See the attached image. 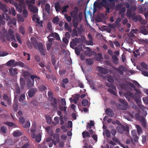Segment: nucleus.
I'll return each instance as SVG.
<instances>
[{
  "label": "nucleus",
  "instance_id": "2f4dec72",
  "mask_svg": "<svg viewBox=\"0 0 148 148\" xmlns=\"http://www.w3.org/2000/svg\"><path fill=\"white\" fill-rule=\"evenodd\" d=\"M135 14V13L132 14V10L130 9H128L127 11V15L128 17H130L131 16H133V14Z\"/></svg>",
  "mask_w": 148,
  "mask_h": 148
},
{
  "label": "nucleus",
  "instance_id": "338daca9",
  "mask_svg": "<svg viewBox=\"0 0 148 148\" xmlns=\"http://www.w3.org/2000/svg\"><path fill=\"white\" fill-rule=\"evenodd\" d=\"M120 70H121V71H122L123 72L125 71L126 70V68L123 65H120L118 67Z\"/></svg>",
  "mask_w": 148,
  "mask_h": 148
},
{
  "label": "nucleus",
  "instance_id": "a18cd8bd",
  "mask_svg": "<svg viewBox=\"0 0 148 148\" xmlns=\"http://www.w3.org/2000/svg\"><path fill=\"white\" fill-rule=\"evenodd\" d=\"M88 100L87 99H84L82 101V103L83 106H86L88 104Z\"/></svg>",
  "mask_w": 148,
  "mask_h": 148
},
{
  "label": "nucleus",
  "instance_id": "9b49d317",
  "mask_svg": "<svg viewBox=\"0 0 148 148\" xmlns=\"http://www.w3.org/2000/svg\"><path fill=\"white\" fill-rule=\"evenodd\" d=\"M10 74L12 76H14L17 75L18 73L16 68H11L8 69Z\"/></svg>",
  "mask_w": 148,
  "mask_h": 148
},
{
  "label": "nucleus",
  "instance_id": "2eb2a0df",
  "mask_svg": "<svg viewBox=\"0 0 148 148\" xmlns=\"http://www.w3.org/2000/svg\"><path fill=\"white\" fill-rule=\"evenodd\" d=\"M0 9L2 10L4 12H6L8 11L6 5L1 1H0Z\"/></svg>",
  "mask_w": 148,
  "mask_h": 148
},
{
  "label": "nucleus",
  "instance_id": "39448f33",
  "mask_svg": "<svg viewBox=\"0 0 148 148\" xmlns=\"http://www.w3.org/2000/svg\"><path fill=\"white\" fill-rule=\"evenodd\" d=\"M79 40H80V38L78 39L77 38H75L74 39H73L72 41H71L70 43V47L73 49L74 48V46H77V44L79 43Z\"/></svg>",
  "mask_w": 148,
  "mask_h": 148
},
{
  "label": "nucleus",
  "instance_id": "0e129e2a",
  "mask_svg": "<svg viewBox=\"0 0 148 148\" xmlns=\"http://www.w3.org/2000/svg\"><path fill=\"white\" fill-rule=\"evenodd\" d=\"M23 14L24 16L26 18L28 16V12L26 9H24L23 10Z\"/></svg>",
  "mask_w": 148,
  "mask_h": 148
},
{
  "label": "nucleus",
  "instance_id": "774afa93",
  "mask_svg": "<svg viewBox=\"0 0 148 148\" xmlns=\"http://www.w3.org/2000/svg\"><path fill=\"white\" fill-rule=\"evenodd\" d=\"M38 147L39 148H47V146L45 144V143H43L41 144H39Z\"/></svg>",
  "mask_w": 148,
  "mask_h": 148
},
{
  "label": "nucleus",
  "instance_id": "dca6fc26",
  "mask_svg": "<svg viewBox=\"0 0 148 148\" xmlns=\"http://www.w3.org/2000/svg\"><path fill=\"white\" fill-rule=\"evenodd\" d=\"M3 99L6 101L8 104L9 105L11 103V99L10 98H9L6 94H4L3 96Z\"/></svg>",
  "mask_w": 148,
  "mask_h": 148
},
{
  "label": "nucleus",
  "instance_id": "6e6552de",
  "mask_svg": "<svg viewBox=\"0 0 148 148\" xmlns=\"http://www.w3.org/2000/svg\"><path fill=\"white\" fill-rule=\"evenodd\" d=\"M105 112L106 114L110 117H112L114 115V112L110 108H107Z\"/></svg>",
  "mask_w": 148,
  "mask_h": 148
},
{
  "label": "nucleus",
  "instance_id": "3c124183",
  "mask_svg": "<svg viewBox=\"0 0 148 148\" xmlns=\"http://www.w3.org/2000/svg\"><path fill=\"white\" fill-rule=\"evenodd\" d=\"M64 27L66 30H68L70 32H71V29L69 27L68 24L66 22L65 23Z\"/></svg>",
  "mask_w": 148,
  "mask_h": 148
},
{
  "label": "nucleus",
  "instance_id": "bf43d9fd",
  "mask_svg": "<svg viewBox=\"0 0 148 148\" xmlns=\"http://www.w3.org/2000/svg\"><path fill=\"white\" fill-rule=\"evenodd\" d=\"M36 125L35 124L32 125L31 127V132H36Z\"/></svg>",
  "mask_w": 148,
  "mask_h": 148
},
{
  "label": "nucleus",
  "instance_id": "bb28decb",
  "mask_svg": "<svg viewBox=\"0 0 148 148\" xmlns=\"http://www.w3.org/2000/svg\"><path fill=\"white\" fill-rule=\"evenodd\" d=\"M41 135L40 134H38L35 137V140L38 143L40 142L41 140Z\"/></svg>",
  "mask_w": 148,
  "mask_h": 148
},
{
  "label": "nucleus",
  "instance_id": "c85d7f7f",
  "mask_svg": "<svg viewBox=\"0 0 148 148\" xmlns=\"http://www.w3.org/2000/svg\"><path fill=\"white\" fill-rule=\"evenodd\" d=\"M25 95L24 94H22L19 96V101L20 102H21L24 101L25 99Z\"/></svg>",
  "mask_w": 148,
  "mask_h": 148
},
{
  "label": "nucleus",
  "instance_id": "72a5a7b5",
  "mask_svg": "<svg viewBox=\"0 0 148 148\" xmlns=\"http://www.w3.org/2000/svg\"><path fill=\"white\" fill-rule=\"evenodd\" d=\"M106 84L107 86L113 90L116 89V87L113 85H112L111 84H110L107 82L106 83Z\"/></svg>",
  "mask_w": 148,
  "mask_h": 148
},
{
  "label": "nucleus",
  "instance_id": "13d9d810",
  "mask_svg": "<svg viewBox=\"0 0 148 148\" xmlns=\"http://www.w3.org/2000/svg\"><path fill=\"white\" fill-rule=\"evenodd\" d=\"M8 53L5 51H0V57L8 55Z\"/></svg>",
  "mask_w": 148,
  "mask_h": 148
},
{
  "label": "nucleus",
  "instance_id": "b1692460",
  "mask_svg": "<svg viewBox=\"0 0 148 148\" xmlns=\"http://www.w3.org/2000/svg\"><path fill=\"white\" fill-rule=\"evenodd\" d=\"M121 130H122V131L120 132L119 133L121 134H122L124 133V132L126 131L127 133L129 132V128L128 127H125V126H123L120 128Z\"/></svg>",
  "mask_w": 148,
  "mask_h": 148
},
{
  "label": "nucleus",
  "instance_id": "c756f323",
  "mask_svg": "<svg viewBox=\"0 0 148 148\" xmlns=\"http://www.w3.org/2000/svg\"><path fill=\"white\" fill-rule=\"evenodd\" d=\"M22 135V133L21 132L18 131H15L13 133V135L14 137L20 136Z\"/></svg>",
  "mask_w": 148,
  "mask_h": 148
},
{
  "label": "nucleus",
  "instance_id": "09e8293b",
  "mask_svg": "<svg viewBox=\"0 0 148 148\" xmlns=\"http://www.w3.org/2000/svg\"><path fill=\"white\" fill-rule=\"evenodd\" d=\"M112 89L108 88V91L110 93L112 94L115 96H116L117 95V93L116 92Z\"/></svg>",
  "mask_w": 148,
  "mask_h": 148
},
{
  "label": "nucleus",
  "instance_id": "412c9836",
  "mask_svg": "<svg viewBox=\"0 0 148 148\" xmlns=\"http://www.w3.org/2000/svg\"><path fill=\"white\" fill-rule=\"evenodd\" d=\"M31 41L34 47H36V45L38 43L37 40L34 37H31Z\"/></svg>",
  "mask_w": 148,
  "mask_h": 148
},
{
  "label": "nucleus",
  "instance_id": "37998d69",
  "mask_svg": "<svg viewBox=\"0 0 148 148\" xmlns=\"http://www.w3.org/2000/svg\"><path fill=\"white\" fill-rule=\"evenodd\" d=\"M55 9L56 11H58L61 9V8L59 2H57L55 5Z\"/></svg>",
  "mask_w": 148,
  "mask_h": 148
},
{
  "label": "nucleus",
  "instance_id": "393cba45",
  "mask_svg": "<svg viewBox=\"0 0 148 148\" xmlns=\"http://www.w3.org/2000/svg\"><path fill=\"white\" fill-rule=\"evenodd\" d=\"M106 79L110 83H113L114 82L113 77L110 75L107 76Z\"/></svg>",
  "mask_w": 148,
  "mask_h": 148
},
{
  "label": "nucleus",
  "instance_id": "7c9ffc66",
  "mask_svg": "<svg viewBox=\"0 0 148 148\" xmlns=\"http://www.w3.org/2000/svg\"><path fill=\"white\" fill-rule=\"evenodd\" d=\"M45 8L47 13L48 14H49L50 11V5L48 3H46L45 5Z\"/></svg>",
  "mask_w": 148,
  "mask_h": 148
},
{
  "label": "nucleus",
  "instance_id": "ea45409f",
  "mask_svg": "<svg viewBox=\"0 0 148 148\" xmlns=\"http://www.w3.org/2000/svg\"><path fill=\"white\" fill-rule=\"evenodd\" d=\"M30 126V123L29 121H27L25 122V124L23 125L25 128H29Z\"/></svg>",
  "mask_w": 148,
  "mask_h": 148
},
{
  "label": "nucleus",
  "instance_id": "4be33fe9",
  "mask_svg": "<svg viewBox=\"0 0 148 148\" xmlns=\"http://www.w3.org/2000/svg\"><path fill=\"white\" fill-rule=\"evenodd\" d=\"M82 137L84 138H85L86 137L89 138L90 137V135L89 132L87 131H84L82 133Z\"/></svg>",
  "mask_w": 148,
  "mask_h": 148
},
{
  "label": "nucleus",
  "instance_id": "473e14b6",
  "mask_svg": "<svg viewBox=\"0 0 148 148\" xmlns=\"http://www.w3.org/2000/svg\"><path fill=\"white\" fill-rule=\"evenodd\" d=\"M15 65H16V66H20L23 68L25 66V65L24 63L21 61L16 62Z\"/></svg>",
  "mask_w": 148,
  "mask_h": 148
},
{
  "label": "nucleus",
  "instance_id": "680f3d73",
  "mask_svg": "<svg viewBox=\"0 0 148 148\" xmlns=\"http://www.w3.org/2000/svg\"><path fill=\"white\" fill-rule=\"evenodd\" d=\"M133 136L134 141L136 143L138 141V137L137 134H133Z\"/></svg>",
  "mask_w": 148,
  "mask_h": 148
},
{
  "label": "nucleus",
  "instance_id": "0eeeda50",
  "mask_svg": "<svg viewBox=\"0 0 148 148\" xmlns=\"http://www.w3.org/2000/svg\"><path fill=\"white\" fill-rule=\"evenodd\" d=\"M140 32L142 34L146 35L148 33V24L146 26L142 27L140 28Z\"/></svg>",
  "mask_w": 148,
  "mask_h": 148
},
{
  "label": "nucleus",
  "instance_id": "cd10ccee",
  "mask_svg": "<svg viewBox=\"0 0 148 148\" xmlns=\"http://www.w3.org/2000/svg\"><path fill=\"white\" fill-rule=\"evenodd\" d=\"M25 85V80L22 78L20 79V86L21 88H23Z\"/></svg>",
  "mask_w": 148,
  "mask_h": 148
},
{
  "label": "nucleus",
  "instance_id": "052dcab7",
  "mask_svg": "<svg viewBox=\"0 0 148 148\" xmlns=\"http://www.w3.org/2000/svg\"><path fill=\"white\" fill-rule=\"evenodd\" d=\"M75 53L78 56L80 55V52L79 49L77 47H75Z\"/></svg>",
  "mask_w": 148,
  "mask_h": 148
},
{
  "label": "nucleus",
  "instance_id": "6e6d98bb",
  "mask_svg": "<svg viewBox=\"0 0 148 148\" xmlns=\"http://www.w3.org/2000/svg\"><path fill=\"white\" fill-rule=\"evenodd\" d=\"M13 109L14 111L16 112L18 108V105L17 103H14L13 105Z\"/></svg>",
  "mask_w": 148,
  "mask_h": 148
},
{
  "label": "nucleus",
  "instance_id": "49530a36",
  "mask_svg": "<svg viewBox=\"0 0 148 148\" xmlns=\"http://www.w3.org/2000/svg\"><path fill=\"white\" fill-rule=\"evenodd\" d=\"M140 65L143 68L146 70H148V65L145 62L141 63Z\"/></svg>",
  "mask_w": 148,
  "mask_h": 148
},
{
  "label": "nucleus",
  "instance_id": "8fccbe9b",
  "mask_svg": "<svg viewBox=\"0 0 148 148\" xmlns=\"http://www.w3.org/2000/svg\"><path fill=\"white\" fill-rule=\"evenodd\" d=\"M69 7V6L68 5H66L65 6L63 7L62 8V13L66 12H67V9Z\"/></svg>",
  "mask_w": 148,
  "mask_h": 148
},
{
  "label": "nucleus",
  "instance_id": "e2e57ef3",
  "mask_svg": "<svg viewBox=\"0 0 148 148\" xmlns=\"http://www.w3.org/2000/svg\"><path fill=\"white\" fill-rule=\"evenodd\" d=\"M143 100L144 102L146 104H148V97H143Z\"/></svg>",
  "mask_w": 148,
  "mask_h": 148
},
{
  "label": "nucleus",
  "instance_id": "4c0bfd02",
  "mask_svg": "<svg viewBox=\"0 0 148 148\" xmlns=\"http://www.w3.org/2000/svg\"><path fill=\"white\" fill-rule=\"evenodd\" d=\"M86 63L88 65L92 64L93 63V60L91 59H87L86 60Z\"/></svg>",
  "mask_w": 148,
  "mask_h": 148
},
{
  "label": "nucleus",
  "instance_id": "58836bf2",
  "mask_svg": "<svg viewBox=\"0 0 148 148\" xmlns=\"http://www.w3.org/2000/svg\"><path fill=\"white\" fill-rule=\"evenodd\" d=\"M59 109L61 111L64 112L66 111V109L67 107L65 106H63L61 105H60L59 106Z\"/></svg>",
  "mask_w": 148,
  "mask_h": 148
},
{
  "label": "nucleus",
  "instance_id": "f257e3e1",
  "mask_svg": "<svg viewBox=\"0 0 148 148\" xmlns=\"http://www.w3.org/2000/svg\"><path fill=\"white\" fill-rule=\"evenodd\" d=\"M100 4L102 7L106 8L107 12H109L110 8L112 9L115 6L114 0H102Z\"/></svg>",
  "mask_w": 148,
  "mask_h": 148
},
{
  "label": "nucleus",
  "instance_id": "ddd939ff",
  "mask_svg": "<svg viewBox=\"0 0 148 148\" xmlns=\"http://www.w3.org/2000/svg\"><path fill=\"white\" fill-rule=\"evenodd\" d=\"M97 69L100 73L103 74H106L108 73V71L107 70L101 67L97 66Z\"/></svg>",
  "mask_w": 148,
  "mask_h": 148
},
{
  "label": "nucleus",
  "instance_id": "a878e982",
  "mask_svg": "<svg viewBox=\"0 0 148 148\" xmlns=\"http://www.w3.org/2000/svg\"><path fill=\"white\" fill-rule=\"evenodd\" d=\"M47 89L46 86L43 85H41L38 87V89L39 91H45Z\"/></svg>",
  "mask_w": 148,
  "mask_h": 148
},
{
  "label": "nucleus",
  "instance_id": "20e7f679",
  "mask_svg": "<svg viewBox=\"0 0 148 148\" xmlns=\"http://www.w3.org/2000/svg\"><path fill=\"white\" fill-rule=\"evenodd\" d=\"M136 119L138 120L142 124L143 127L146 126V122L145 118L142 116H140L138 114H136L135 115Z\"/></svg>",
  "mask_w": 148,
  "mask_h": 148
},
{
  "label": "nucleus",
  "instance_id": "5fc2aeb1",
  "mask_svg": "<svg viewBox=\"0 0 148 148\" xmlns=\"http://www.w3.org/2000/svg\"><path fill=\"white\" fill-rule=\"evenodd\" d=\"M16 38L18 40V42L20 44H21L22 43V41L21 40V38L20 37V36L18 34H16Z\"/></svg>",
  "mask_w": 148,
  "mask_h": 148
},
{
  "label": "nucleus",
  "instance_id": "de8ad7c7",
  "mask_svg": "<svg viewBox=\"0 0 148 148\" xmlns=\"http://www.w3.org/2000/svg\"><path fill=\"white\" fill-rule=\"evenodd\" d=\"M123 5L122 4H119L115 6V10L116 11L120 10L121 8L123 7Z\"/></svg>",
  "mask_w": 148,
  "mask_h": 148
},
{
  "label": "nucleus",
  "instance_id": "603ef678",
  "mask_svg": "<svg viewBox=\"0 0 148 148\" xmlns=\"http://www.w3.org/2000/svg\"><path fill=\"white\" fill-rule=\"evenodd\" d=\"M25 2L28 6V9L30 7V6H32V5L31 4H33V3L32 2V1H30L28 0H27Z\"/></svg>",
  "mask_w": 148,
  "mask_h": 148
},
{
  "label": "nucleus",
  "instance_id": "f8f14e48",
  "mask_svg": "<svg viewBox=\"0 0 148 148\" xmlns=\"http://www.w3.org/2000/svg\"><path fill=\"white\" fill-rule=\"evenodd\" d=\"M53 102L51 103V105L53 108L54 110H56L58 109L57 99L56 98H53Z\"/></svg>",
  "mask_w": 148,
  "mask_h": 148
},
{
  "label": "nucleus",
  "instance_id": "69168bd1",
  "mask_svg": "<svg viewBox=\"0 0 148 148\" xmlns=\"http://www.w3.org/2000/svg\"><path fill=\"white\" fill-rule=\"evenodd\" d=\"M54 37L57 40L59 41L60 40L59 35L57 33L54 32Z\"/></svg>",
  "mask_w": 148,
  "mask_h": 148
},
{
  "label": "nucleus",
  "instance_id": "423d86ee",
  "mask_svg": "<svg viewBox=\"0 0 148 148\" xmlns=\"http://www.w3.org/2000/svg\"><path fill=\"white\" fill-rule=\"evenodd\" d=\"M37 90L36 88H32L30 89L28 92V97L29 98H32L33 97L35 94Z\"/></svg>",
  "mask_w": 148,
  "mask_h": 148
},
{
  "label": "nucleus",
  "instance_id": "1a4fd4ad",
  "mask_svg": "<svg viewBox=\"0 0 148 148\" xmlns=\"http://www.w3.org/2000/svg\"><path fill=\"white\" fill-rule=\"evenodd\" d=\"M142 48L140 47L138 49L135 50L133 52V53L135 57H137L138 56H139L140 54L141 55L143 54V53L142 52Z\"/></svg>",
  "mask_w": 148,
  "mask_h": 148
},
{
  "label": "nucleus",
  "instance_id": "c9c22d12",
  "mask_svg": "<svg viewBox=\"0 0 148 148\" xmlns=\"http://www.w3.org/2000/svg\"><path fill=\"white\" fill-rule=\"evenodd\" d=\"M51 62L53 65H55L56 62V58L54 55H52L51 58Z\"/></svg>",
  "mask_w": 148,
  "mask_h": 148
},
{
  "label": "nucleus",
  "instance_id": "9d476101",
  "mask_svg": "<svg viewBox=\"0 0 148 148\" xmlns=\"http://www.w3.org/2000/svg\"><path fill=\"white\" fill-rule=\"evenodd\" d=\"M128 106V103L127 102H126L125 103L119 104L118 107L121 110H126Z\"/></svg>",
  "mask_w": 148,
  "mask_h": 148
},
{
  "label": "nucleus",
  "instance_id": "a19ab883",
  "mask_svg": "<svg viewBox=\"0 0 148 148\" xmlns=\"http://www.w3.org/2000/svg\"><path fill=\"white\" fill-rule=\"evenodd\" d=\"M136 127L137 129V131L138 134H141L142 133L143 131L141 127L139 125H136Z\"/></svg>",
  "mask_w": 148,
  "mask_h": 148
},
{
  "label": "nucleus",
  "instance_id": "f3484780",
  "mask_svg": "<svg viewBox=\"0 0 148 148\" xmlns=\"http://www.w3.org/2000/svg\"><path fill=\"white\" fill-rule=\"evenodd\" d=\"M28 9L31 12L34 13H36L38 12V9L37 7L33 5L32 6H30V8H29Z\"/></svg>",
  "mask_w": 148,
  "mask_h": 148
},
{
  "label": "nucleus",
  "instance_id": "4468645a",
  "mask_svg": "<svg viewBox=\"0 0 148 148\" xmlns=\"http://www.w3.org/2000/svg\"><path fill=\"white\" fill-rule=\"evenodd\" d=\"M15 63L16 62L14 60H11L7 62L6 65L7 66L9 67H15L16 66V65H15Z\"/></svg>",
  "mask_w": 148,
  "mask_h": 148
},
{
  "label": "nucleus",
  "instance_id": "a211bd4d",
  "mask_svg": "<svg viewBox=\"0 0 148 148\" xmlns=\"http://www.w3.org/2000/svg\"><path fill=\"white\" fill-rule=\"evenodd\" d=\"M5 37L8 41H10L12 39V40H15V36L14 35H10L7 34L5 35Z\"/></svg>",
  "mask_w": 148,
  "mask_h": 148
},
{
  "label": "nucleus",
  "instance_id": "c03bdc74",
  "mask_svg": "<svg viewBox=\"0 0 148 148\" xmlns=\"http://www.w3.org/2000/svg\"><path fill=\"white\" fill-rule=\"evenodd\" d=\"M59 21V18L58 16L55 17L52 20V22L56 24H58Z\"/></svg>",
  "mask_w": 148,
  "mask_h": 148
},
{
  "label": "nucleus",
  "instance_id": "f03ea898",
  "mask_svg": "<svg viewBox=\"0 0 148 148\" xmlns=\"http://www.w3.org/2000/svg\"><path fill=\"white\" fill-rule=\"evenodd\" d=\"M141 93L135 92L134 94L133 92L130 91H127L125 94V97L127 99L129 97H130L134 99V101L137 103H139L141 102V96L140 94Z\"/></svg>",
  "mask_w": 148,
  "mask_h": 148
},
{
  "label": "nucleus",
  "instance_id": "f704fd0d",
  "mask_svg": "<svg viewBox=\"0 0 148 148\" xmlns=\"http://www.w3.org/2000/svg\"><path fill=\"white\" fill-rule=\"evenodd\" d=\"M77 29L75 28L73 29L71 35L73 37H74L75 36H77L78 35Z\"/></svg>",
  "mask_w": 148,
  "mask_h": 148
},
{
  "label": "nucleus",
  "instance_id": "6ab92c4d",
  "mask_svg": "<svg viewBox=\"0 0 148 148\" xmlns=\"http://www.w3.org/2000/svg\"><path fill=\"white\" fill-rule=\"evenodd\" d=\"M34 81H31L30 79H28L27 83V86L28 88L32 87L34 85Z\"/></svg>",
  "mask_w": 148,
  "mask_h": 148
},
{
  "label": "nucleus",
  "instance_id": "4d7b16f0",
  "mask_svg": "<svg viewBox=\"0 0 148 148\" xmlns=\"http://www.w3.org/2000/svg\"><path fill=\"white\" fill-rule=\"evenodd\" d=\"M32 19L33 21H34L36 19L37 22H38L39 21V18L37 17V14H34L33 15L32 17Z\"/></svg>",
  "mask_w": 148,
  "mask_h": 148
},
{
  "label": "nucleus",
  "instance_id": "e433bc0d",
  "mask_svg": "<svg viewBox=\"0 0 148 148\" xmlns=\"http://www.w3.org/2000/svg\"><path fill=\"white\" fill-rule=\"evenodd\" d=\"M135 32V30L134 29H133L128 34V36L130 37L134 38L135 37V35L133 33Z\"/></svg>",
  "mask_w": 148,
  "mask_h": 148
},
{
  "label": "nucleus",
  "instance_id": "7ed1b4c3",
  "mask_svg": "<svg viewBox=\"0 0 148 148\" xmlns=\"http://www.w3.org/2000/svg\"><path fill=\"white\" fill-rule=\"evenodd\" d=\"M37 50H38L41 54L42 56H45V50L42 43H38L36 47H34Z\"/></svg>",
  "mask_w": 148,
  "mask_h": 148
},
{
  "label": "nucleus",
  "instance_id": "aec40b11",
  "mask_svg": "<svg viewBox=\"0 0 148 148\" xmlns=\"http://www.w3.org/2000/svg\"><path fill=\"white\" fill-rule=\"evenodd\" d=\"M112 62L114 64H117L118 62L119 58L115 55H112Z\"/></svg>",
  "mask_w": 148,
  "mask_h": 148
},
{
  "label": "nucleus",
  "instance_id": "5701e85b",
  "mask_svg": "<svg viewBox=\"0 0 148 148\" xmlns=\"http://www.w3.org/2000/svg\"><path fill=\"white\" fill-rule=\"evenodd\" d=\"M60 135L58 134H55L53 135V138L54 139H56L57 143H58L60 140L59 138Z\"/></svg>",
  "mask_w": 148,
  "mask_h": 148
},
{
  "label": "nucleus",
  "instance_id": "864d4df0",
  "mask_svg": "<svg viewBox=\"0 0 148 148\" xmlns=\"http://www.w3.org/2000/svg\"><path fill=\"white\" fill-rule=\"evenodd\" d=\"M141 71V73L145 76L148 77V72L146 71L143 69H142V70H140Z\"/></svg>",
  "mask_w": 148,
  "mask_h": 148
},
{
  "label": "nucleus",
  "instance_id": "79ce46f5",
  "mask_svg": "<svg viewBox=\"0 0 148 148\" xmlns=\"http://www.w3.org/2000/svg\"><path fill=\"white\" fill-rule=\"evenodd\" d=\"M45 117L47 123L49 124H50L51 122V117L49 115H47Z\"/></svg>",
  "mask_w": 148,
  "mask_h": 148
}]
</instances>
